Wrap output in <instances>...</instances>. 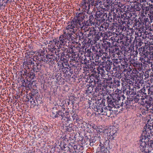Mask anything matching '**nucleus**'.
I'll return each mask as SVG.
<instances>
[{"mask_svg": "<svg viewBox=\"0 0 153 153\" xmlns=\"http://www.w3.org/2000/svg\"><path fill=\"white\" fill-rule=\"evenodd\" d=\"M152 120L149 121L146 124L143 129V132L141 136V139L140 140V143L141 142L147 143L150 140V134L152 135L153 133V123Z\"/></svg>", "mask_w": 153, "mask_h": 153, "instance_id": "nucleus-1", "label": "nucleus"}, {"mask_svg": "<svg viewBox=\"0 0 153 153\" xmlns=\"http://www.w3.org/2000/svg\"><path fill=\"white\" fill-rule=\"evenodd\" d=\"M74 30V29H72ZM66 30H68V29H65L64 30V33L62 35L60 36L59 39H56L55 42L54 43L55 48H56L59 49L61 48L62 46H64L67 42L68 40V36H69L70 37L72 34L71 30H70L69 32H67ZM73 32L74 31H72Z\"/></svg>", "mask_w": 153, "mask_h": 153, "instance_id": "nucleus-2", "label": "nucleus"}, {"mask_svg": "<svg viewBox=\"0 0 153 153\" xmlns=\"http://www.w3.org/2000/svg\"><path fill=\"white\" fill-rule=\"evenodd\" d=\"M83 19V16L81 13L79 14L78 16L75 17L71 22L70 25L68 26L67 29H73L75 28H82L84 25L82 22L81 24V22H82Z\"/></svg>", "mask_w": 153, "mask_h": 153, "instance_id": "nucleus-3", "label": "nucleus"}, {"mask_svg": "<svg viewBox=\"0 0 153 153\" xmlns=\"http://www.w3.org/2000/svg\"><path fill=\"white\" fill-rule=\"evenodd\" d=\"M140 144L141 153H153V140H150L147 143H140Z\"/></svg>", "mask_w": 153, "mask_h": 153, "instance_id": "nucleus-4", "label": "nucleus"}, {"mask_svg": "<svg viewBox=\"0 0 153 153\" xmlns=\"http://www.w3.org/2000/svg\"><path fill=\"white\" fill-rule=\"evenodd\" d=\"M153 54V45H149L145 44V46L143 48V51L141 53V55L143 57L148 58L149 56Z\"/></svg>", "mask_w": 153, "mask_h": 153, "instance_id": "nucleus-5", "label": "nucleus"}, {"mask_svg": "<svg viewBox=\"0 0 153 153\" xmlns=\"http://www.w3.org/2000/svg\"><path fill=\"white\" fill-rule=\"evenodd\" d=\"M141 101L142 104L146 106L147 111L149 109H152L153 105L151 104L150 100H148L146 99L141 98Z\"/></svg>", "mask_w": 153, "mask_h": 153, "instance_id": "nucleus-6", "label": "nucleus"}, {"mask_svg": "<svg viewBox=\"0 0 153 153\" xmlns=\"http://www.w3.org/2000/svg\"><path fill=\"white\" fill-rule=\"evenodd\" d=\"M132 64L133 66L135 67V69H138L139 71H141L142 68V63L140 64L138 62H134Z\"/></svg>", "mask_w": 153, "mask_h": 153, "instance_id": "nucleus-7", "label": "nucleus"}, {"mask_svg": "<svg viewBox=\"0 0 153 153\" xmlns=\"http://www.w3.org/2000/svg\"><path fill=\"white\" fill-rule=\"evenodd\" d=\"M150 57V56H149L148 58L147 57H144L142 59L141 62L144 64L148 65V64L151 65L152 62H150V60L149 59V58Z\"/></svg>", "mask_w": 153, "mask_h": 153, "instance_id": "nucleus-8", "label": "nucleus"}, {"mask_svg": "<svg viewBox=\"0 0 153 153\" xmlns=\"http://www.w3.org/2000/svg\"><path fill=\"white\" fill-rule=\"evenodd\" d=\"M109 51L112 53H115L117 52L118 53L119 51V48L117 46H113L111 47L109 49Z\"/></svg>", "mask_w": 153, "mask_h": 153, "instance_id": "nucleus-9", "label": "nucleus"}, {"mask_svg": "<svg viewBox=\"0 0 153 153\" xmlns=\"http://www.w3.org/2000/svg\"><path fill=\"white\" fill-rule=\"evenodd\" d=\"M110 42L106 41H103L102 44L103 48H104L105 50L110 48Z\"/></svg>", "mask_w": 153, "mask_h": 153, "instance_id": "nucleus-10", "label": "nucleus"}, {"mask_svg": "<svg viewBox=\"0 0 153 153\" xmlns=\"http://www.w3.org/2000/svg\"><path fill=\"white\" fill-rule=\"evenodd\" d=\"M137 30H138V31H137L135 32V34H137V36H141L143 35V36L144 34V31L143 29H136Z\"/></svg>", "mask_w": 153, "mask_h": 153, "instance_id": "nucleus-11", "label": "nucleus"}, {"mask_svg": "<svg viewBox=\"0 0 153 153\" xmlns=\"http://www.w3.org/2000/svg\"><path fill=\"white\" fill-rule=\"evenodd\" d=\"M107 101L108 102H109L111 105H114V102L116 105L118 104L117 103L118 101L117 100H116V99H115L113 98L112 100L110 98V99H108Z\"/></svg>", "mask_w": 153, "mask_h": 153, "instance_id": "nucleus-12", "label": "nucleus"}, {"mask_svg": "<svg viewBox=\"0 0 153 153\" xmlns=\"http://www.w3.org/2000/svg\"><path fill=\"white\" fill-rule=\"evenodd\" d=\"M106 63V66L105 67L103 66V68H104L107 71H108L111 69V63H109V62L106 63V62H104L103 63L105 64L104 63Z\"/></svg>", "mask_w": 153, "mask_h": 153, "instance_id": "nucleus-13", "label": "nucleus"}, {"mask_svg": "<svg viewBox=\"0 0 153 153\" xmlns=\"http://www.w3.org/2000/svg\"><path fill=\"white\" fill-rule=\"evenodd\" d=\"M141 92L143 93V94L146 95L147 94V92L148 94H150V88L146 89L145 88H143L141 90Z\"/></svg>", "mask_w": 153, "mask_h": 153, "instance_id": "nucleus-14", "label": "nucleus"}, {"mask_svg": "<svg viewBox=\"0 0 153 153\" xmlns=\"http://www.w3.org/2000/svg\"><path fill=\"white\" fill-rule=\"evenodd\" d=\"M96 31V29H93V30L92 29L91 30L90 29V32H89V34H88V36H91L93 34L95 35H97L98 34L97 33Z\"/></svg>", "mask_w": 153, "mask_h": 153, "instance_id": "nucleus-15", "label": "nucleus"}, {"mask_svg": "<svg viewBox=\"0 0 153 153\" xmlns=\"http://www.w3.org/2000/svg\"><path fill=\"white\" fill-rule=\"evenodd\" d=\"M96 76H97L96 80H94V82L95 83V84L96 85V84H97L98 86V85L100 86V85H101V84L100 83L101 82L100 81V79L99 78V75L98 74V76L97 75Z\"/></svg>", "mask_w": 153, "mask_h": 153, "instance_id": "nucleus-16", "label": "nucleus"}, {"mask_svg": "<svg viewBox=\"0 0 153 153\" xmlns=\"http://www.w3.org/2000/svg\"><path fill=\"white\" fill-rule=\"evenodd\" d=\"M56 39H53L52 40H51L49 42V44L51 45V48H52L56 49V48H55V46L54 45V43L55 42Z\"/></svg>", "mask_w": 153, "mask_h": 153, "instance_id": "nucleus-17", "label": "nucleus"}, {"mask_svg": "<svg viewBox=\"0 0 153 153\" xmlns=\"http://www.w3.org/2000/svg\"><path fill=\"white\" fill-rule=\"evenodd\" d=\"M139 72L140 71H139L138 69H135V70H133V73L135 74L136 76L140 77L141 76V74H140V73Z\"/></svg>", "mask_w": 153, "mask_h": 153, "instance_id": "nucleus-18", "label": "nucleus"}, {"mask_svg": "<svg viewBox=\"0 0 153 153\" xmlns=\"http://www.w3.org/2000/svg\"><path fill=\"white\" fill-rule=\"evenodd\" d=\"M124 106L126 108H129L130 106V102L129 101L127 100L124 103Z\"/></svg>", "mask_w": 153, "mask_h": 153, "instance_id": "nucleus-19", "label": "nucleus"}, {"mask_svg": "<svg viewBox=\"0 0 153 153\" xmlns=\"http://www.w3.org/2000/svg\"><path fill=\"white\" fill-rule=\"evenodd\" d=\"M58 114H59V116H61L62 118H63L65 117L64 113L60 111H58Z\"/></svg>", "mask_w": 153, "mask_h": 153, "instance_id": "nucleus-20", "label": "nucleus"}, {"mask_svg": "<svg viewBox=\"0 0 153 153\" xmlns=\"http://www.w3.org/2000/svg\"><path fill=\"white\" fill-rule=\"evenodd\" d=\"M90 126L91 128L95 130L97 129V126L95 125L92 124V123L90 124Z\"/></svg>", "mask_w": 153, "mask_h": 153, "instance_id": "nucleus-21", "label": "nucleus"}, {"mask_svg": "<svg viewBox=\"0 0 153 153\" xmlns=\"http://www.w3.org/2000/svg\"><path fill=\"white\" fill-rule=\"evenodd\" d=\"M137 45L139 46H141L142 44H143V42H142V41H141L140 40H139L138 41H137Z\"/></svg>", "mask_w": 153, "mask_h": 153, "instance_id": "nucleus-22", "label": "nucleus"}, {"mask_svg": "<svg viewBox=\"0 0 153 153\" xmlns=\"http://www.w3.org/2000/svg\"><path fill=\"white\" fill-rule=\"evenodd\" d=\"M56 111L55 112H54V111L52 112V117H53V118H55L57 117V116L56 115Z\"/></svg>", "mask_w": 153, "mask_h": 153, "instance_id": "nucleus-23", "label": "nucleus"}, {"mask_svg": "<svg viewBox=\"0 0 153 153\" xmlns=\"http://www.w3.org/2000/svg\"><path fill=\"white\" fill-rule=\"evenodd\" d=\"M46 56L47 59H51L53 56V55H46Z\"/></svg>", "mask_w": 153, "mask_h": 153, "instance_id": "nucleus-24", "label": "nucleus"}, {"mask_svg": "<svg viewBox=\"0 0 153 153\" xmlns=\"http://www.w3.org/2000/svg\"><path fill=\"white\" fill-rule=\"evenodd\" d=\"M99 110H100L101 112H103L104 110L105 111L106 110V108H104V109L102 108H101L100 109H98Z\"/></svg>", "mask_w": 153, "mask_h": 153, "instance_id": "nucleus-25", "label": "nucleus"}, {"mask_svg": "<svg viewBox=\"0 0 153 153\" xmlns=\"http://www.w3.org/2000/svg\"><path fill=\"white\" fill-rule=\"evenodd\" d=\"M144 31V35L145 34L146 35H147V34H149V33L148 31H146V30H147L148 29H143Z\"/></svg>", "mask_w": 153, "mask_h": 153, "instance_id": "nucleus-26", "label": "nucleus"}, {"mask_svg": "<svg viewBox=\"0 0 153 153\" xmlns=\"http://www.w3.org/2000/svg\"><path fill=\"white\" fill-rule=\"evenodd\" d=\"M144 76H145V78H147L149 77V75L148 73H146L144 74Z\"/></svg>", "mask_w": 153, "mask_h": 153, "instance_id": "nucleus-27", "label": "nucleus"}, {"mask_svg": "<svg viewBox=\"0 0 153 153\" xmlns=\"http://www.w3.org/2000/svg\"><path fill=\"white\" fill-rule=\"evenodd\" d=\"M104 68H100V69L102 71L101 72L103 74L104 73H105V71Z\"/></svg>", "mask_w": 153, "mask_h": 153, "instance_id": "nucleus-28", "label": "nucleus"}, {"mask_svg": "<svg viewBox=\"0 0 153 153\" xmlns=\"http://www.w3.org/2000/svg\"><path fill=\"white\" fill-rule=\"evenodd\" d=\"M117 59H116V60H114V63H117H117H118V62H117Z\"/></svg>", "mask_w": 153, "mask_h": 153, "instance_id": "nucleus-29", "label": "nucleus"}, {"mask_svg": "<svg viewBox=\"0 0 153 153\" xmlns=\"http://www.w3.org/2000/svg\"><path fill=\"white\" fill-rule=\"evenodd\" d=\"M151 92V94H152V95H153V91L152 92L150 90V93Z\"/></svg>", "mask_w": 153, "mask_h": 153, "instance_id": "nucleus-30", "label": "nucleus"}, {"mask_svg": "<svg viewBox=\"0 0 153 153\" xmlns=\"http://www.w3.org/2000/svg\"><path fill=\"white\" fill-rule=\"evenodd\" d=\"M58 112L56 111V115L57 116V117H58L59 116V115L58 114Z\"/></svg>", "mask_w": 153, "mask_h": 153, "instance_id": "nucleus-31", "label": "nucleus"}, {"mask_svg": "<svg viewBox=\"0 0 153 153\" xmlns=\"http://www.w3.org/2000/svg\"><path fill=\"white\" fill-rule=\"evenodd\" d=\"M120 43H121V44H123V41H121V42H120Z\"/></svg>", "mask_w": 153, "mask_h": 153, "instance_id": "nucleus-32", "label": "nucleus"}, {"mask_svg": "<svg viewBox=\"0 0 153 153\" xmlns=\"http://www.w3.org/2000/svg\"><path fill=\"white\" fill-rule=\"evenodd\" d=\"M36 64H37V66H38L39 65V63H36Z\"/></svg>", "mask_w": 153, "mask_h": 153, "instance_id": "nucleus-33", "label": "nucleus"}, {"mask_svg": "<svg viewBox=\"0 0 153 153\" xmlns=\"http://www.w3.org/2000/svg\"><path fill=\"white\" fill-rule=\"evenodd\" d=\"M151 1L153 3V0H151Z\"/></svg>", "mask_w": 153, "mask_h": 153, "instance_id": "nucleus-34", "label": "nucleus"}, {"mask_svg": "<svg viewBox=\"0 0 153 153\" xmlns=\"http://www.w3.org/2000/svg\"><path fill=\"white\" fill-rule=\"evenodd\" d=\"M89 29H87V31H89Z\"/></svg>", "mask_w": 153, "mask_h": 153, "instance_id": "nucleus-35", "label": "nucleus"}, {"mask_svg": "<svg viewBox=\"0 0 153 153\" xmlns=\"http://www.w3.org/2000/svg\"><path fill=\"white\" fill-rule=\"evenodd\" d=\"M150 30L151 29H149V30ZM151 30H150V31H151V30L152 31V29H151Z\"/></svg>", "mask_w": 153, "mask_h": 153, "instance_id": "nucleus-36", "label": "nucleus"}, {"mask_svg": "<svg viewBox=\"0 0 153 153\" xmlns=\"http://www.w3.org/2000/svg\"><path fill=\"white\" fill-rule=\"evenodd\" d=\"M86 64V62H85V64Z\"/></svg>", "mask_w": 153, "mask_h": 153, "instance_id": "nucleus-37", "label": "nucleus"}, {"mask_svg": "<svg viewBox=\"0 0 153 153\" xmlns=\"http://www.w3.org/2000/svg\"><path fill=\"white\" fill-rule=\"evenodd\" d=\"M76 120H78L77 119V118H76Z\"/></svg>", "mask_w": 153, "mask_h": 153, "instance_id": "nucleus-38", "label": "nucleus"}, {"mask_svg": "<svg viewBox=\"0 0 153 153\" xmlns=\"http://www.w3.org/2000/svg\"><path fill=\"white\" fill-rule=\"evenodd\" d=\"M120 30H123V29H120Z\"/></svg>", "mask_w": 153, "mask_h": 153, "instance_id": "nucleus-39", "label": "nucleus"}, {"mask_svg": "<svg viewBox=\"0 0 153 153\" xmlns=\"http://www.w3.org/2000/svg\"><path fill=\"white\" fill-rule=\"evenodd\" d=\"M117 99H118V100H120V99H119V98H118Z\"/></svg>", "mask_w": 153, "mask_h": 153, "instance_id": "nucleus-40", "label": "nucleus"}, {"mask_svg": "<svg viewBox=\"0 0 153 153\" xmlns=\"http://www.w3.org/2000/svg\"><path fill=\"white\" fill-rule=\"evenodd\" d=\"M152 123H153V121H152Z\"/></svg>", "mask_w": 153, "mask_h": 153, "instance_id": "nucleus-41", "label": "nucleus"}, {"mask_svg": "<svg viewBox=\"0 0 153 153\" xmlns=\"http://www.w3.org/2000/svg\"><path fill=\"white\" fill-rule=\"evenodd\" d=\"M150 93L151 94V93H150ZM151 94H150V96H151Z\"/></svg>", "mask_w": 153, "mask_h": 153, "instance_id": "nucleus-42", "label": "nucleus"}, {"mask_svg": "<svg viewBox=\"0 0 153 153\" xmlns=\"http://www.w3.org/2000/svg\"><path fill=\"white\" fill-rule=\"evenodd\" d=\"M152 19H153V17L152 18Z\"/></svg>", "mask_w": 153, "mask_h": 153, "instance_id": "nucleus-43", "label": "nucleus"}, {"mask_svg": "<svg viewBox=\"0 0 153 153\" xmlns=\"http://www.w3.org/2000/svg\"><path fill=\"white\" fill-rule=\"evenodd\" d=\"M97 153H98V152H97Z\"/></svg>", "mask_w": 153, "mask_h": 153, "instance_id": "nucleus-44", "label": "nucleus"}]
</instances>
